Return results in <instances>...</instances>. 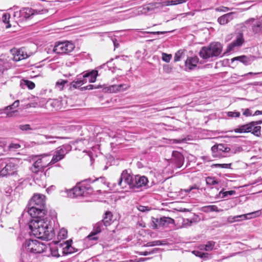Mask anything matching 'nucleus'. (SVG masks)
I'll return each instance as SVG.
<instances>
[{"label":"nucleus","instance_id":"1","mask_svg":"<svg viewBox=\"0 0 262 262\" xmlns=\"http://www.w3.org/2000/svg\"><path fill=\"white\" fill-rule=\"evenodd\" d=\"M29 228L32 234L36 238L43 240H50L53 236L51 228H49L50 221L47 217H32Z\"/></svg>","mask_w":262,"mask_h":262},{"label":"nucleus","instance_id":"2","mask_svg":"<svg viewBox=\"0 0 262 262\" xmlns=\"http://www.w3.org/2000/svg\"><path fill=\"white\" fill-rule=\"evenodd\" d=\"M148 183V179L144 176L131 175L127 173L126 170L122 171L118 181V185L123 188L127 184L129 188L136 189L145 187Z\"/></svg>","mask_w":262,"mask_h":262},{"label":"nucleus","instance_id":"3","mask_svg":"<svg viewBox=\"0 0 262 262\" xmlns=\"http://www.w3.org/2000/svg\"><path fill=\"white\" fill-rule=\"evenodd\" d=\"M45 196L34 194L28 205V212L32 217H43L47 213L45 208Z\"/></svg>","mask_w":262,"mask_h":262},{"label":"nucleus","instance_id":"4","mask_svg":"<svg viewBox=\"0 0 262 262\" xmlns=\"http://www.w3.org/2000/svg\"><path fill=\"white\" fill-rule=\"evenodd\" d=\"M222 51V45L219 42H213L207 46L203 47L199 52V55L203 59H216L223 56Z\"/></svg>","mask_w":262,"mask_h":262},{"label":"nucleus","instance_id":"5","mask_svg":"<svg viewBox=\"0 0 262 262\" xmlns=\"http://www.w3.org/2000/svg\"><path fill=\"white\" fill-rule=\"evenodd\" d=\"M47 11L46 9L37 10L31 8H24L19 11L14 12L13 17L16 21L22 22L31 18L35 15L43 14Z\"/></svg>","mask_w":262,"mask_h":262},{"label":"nucleus","instance_id":"6","mask_svg":"<svg viewBox=\"0 0 262 262\" xmlns=\"http://www.w3.org/2000/svg\"><path fill=\"white\" fill-rule=\"evenodd\" d=\"M25 250L27 252L37 254L46 251L48 249V246L36 240H26L23 245Z\"/></svg>","mask_w":262,"mask_h":262},{"label":"nucleus","instance_id":"7","mask_svg":"<svg viewBox=\"0 0 262 262\" xmlns=\"http://www.w3.org/2000/svg\"><path fill=\"white\" fill-rule=\"evenodd\" d=\"M17 165L8 159H0V175L6 177L13 174L17 170Z\"/></svg>","mask_w":262,"mask_h":262},{"label":"nucleus","instance_id":"8","mask_svg":"<svg viewBox=\"0 0 262 262\" xmlns=\"http://www.w3.org/2000/svg\"><path fill=\"white\" fill-rule=\"evenodd\" d=\"M75 48V45L71 41H66L57 42L51 51L58 54H68Z\"/></svg>","mask_w":262,"mask_h":262},{"label":"nucleus","instance_id":"9","mask_svg":"<svg viewBox=\"0 0 262 262\" xmlns=\"http://www.w3.org/2000/svg\"><path fill=\"white\" fill-rule=\"evenodd\" d=\"M72 149V146L68 144L58 147L49 164H54L63 159L65 156Z\"/></svg>","mask_w":262,"mask_h":262},{"label":"nucleus","instance_id":"10","mask_svg":"<svg viewBox=\"0 0 262 262\" xmlns=\"http://www.w3.org/2000/svg\"><path fill=\"white\" fill-rule=\"evenodd\" d=\"M106 226L104 224L103 222L101 221L97 223L93 227V231L87 236L89 240L96 241L98 237L96 235L100 233L104 229L106 228Z\"/></svg>","mask_w":262,"mask_h":262},{"label":"nucleus","instance_id":"11","mask_svg":"<svg viewBox=\"0 0 262 262\" xmlns=\"http://www.w3.org/2000/svg\"><path fill=\"white\" fill-rule=\"evenodd\" d=\"M174 220L169 217L163 216L160 219L153 218L152 223L154 228H158V226H168L170 224L174 223Z\"/></svg>","mask_w":262,"mask_h":262},{"label":"nucleus","instance_id":"12","mask_svg":"<svg viewBox=\"0 0 262 262\" xmlns=\"http://www.w3.org/2000/svg\"><path fill=\"white\" fill-rule=\"evenodd\" d=\"M74 194L76 197L86 196L87 195L92 192V189L90 187H87L82 185L79 186H76L73 188Z\"/></svg>","mask_w":262,"mask_h":262},{"label":"nucleus","instance_id":"13","mask_svg":"<svg viewBox=\"0 0 262 262\" xmlns=\"http://www.w3.org/2000/svg\"><path fill=\"white\" fill-rule=\"evenodd\" d=\"M244 42V39L243 34L238 33L236 35L235 39L228 46L227 51L230 52L233 50L235 47L241 46Z\"/></svg>","mask_w":262,"mask_h":262},{"label":"nucleus","instance_id":"14","mask_svg":"<svg viewBox=\"0 0 262 262\" xmlns=\"http://www.w3.org/2000/svg\"><path fill=\"white\" fill-rule=\"evenodd\" d=\"M186 1L187 0H168L162 3H151L149 5H151V7H154V8H160L164 6L176 5L182 4Z\"/></svg>","mask_w":262,"mask_h":262},{"label":"nucleus","instance_id":"15","mask_svg":"<svg viewBox=\"0 0 262 262\" xmlns=\"http://www.w3.org/2000/svg\"><path fill=\"white\" fill-rule=\"evenodd\" d=\"M47 165L42 159L36 160L33 164L31 170L33 172L37 173L39 171L43 170L44 168L47 167Z\"/></svg>","mask_w":262,"mask_h":262},{"label":"nucleus","instance_id":"16","mask_svg":"<svg viewBox=\"0 0 262 262\" xmlns=\"http://www.w3.org/2000/svg\"><path fill=\"white\" fill-rule=\"evenodd\" d=\"M199 61V58L197 56L189 57L185 62L186 68L189 70H192L196 67Z\"/></svg>","mask_w":262,"mask_h":262},{"label":"nucleus","instance_id":"17","mask_svg":"<svg viewBox=\"0 0 262 262\" xmlns=\"http://www.w3.org/2000/svg\"><path fill=\"white\" fill-rule=\"evenodd\" d=\"M172 161L178 168H180L183 165L184 158L182 154L178 151H173L172 153Z\"/></svg>","mask_w":262,"mask_h":262},{"label":"nucleus","instance_id":"18","mask_svg":"<svg viewBox=\"0 0 262 262\" xmlns=\"http://www.w3.org/2000/svg\"><path fill=\"white\" fill-rule=\"evenodd\" d=\"M19 104V101H15L12 105L7 106L4 110V113L6 114L7 116L10 117L13 114L17 112V110H14V108L17 107Z\"/></svg>","mask_w":262,"mask_h":262},{"label":"nucleus","instance_id":"19","mask_svg":"<svg viewBox=\"0 0 262 262\" xmlns=\"http://www.w3.org/2000/svg\"><path fill=\"white\" fill-rule=\"evenodd\" d=\"M19 104V101H15L12 105L7 106L4 110V113L6 114L7 116L10 117L13 114L17 112V110H14V108L17 107Z\"/></svg>","mask_w":262,"mask_h":262},{"label":"nucleus","instance_id":"20","mask_svg":"<svg viewBox=\"0 0 262 262\" xmlns=\"http://www.w3.org/2000/svg\"><path fill=\"white\" fill-rule=\"evenodd\" d=\"M19 104V101H15L12 105L7 106L4 110V113L6 114L7 116L10 117L13 114L17 112V110H14V108L17 107Z\"/></svg>","mask_w":262,"mask_h":262},{"label":"nucleus","instance_id":"21","mask_svg":"<svg viewBox=\"0 0 262 262\" xmlns=\"http://www.w3.org/2000/svg\"><path fill=\"white\" fill-rule=\"evenodd\" d=\"M98 75V71L96 70H92L91 72H86L82 75V78L85 83L89 81L90 83L94 82Z\"/></svg>","mask_w":262,"mask_h":262},{"label":"nucleus","instance_id":"22","mask_svg":"<svg viewBox=\"0 0 262 262\" xmlns=\"http://www.w3.org/2000/svg\"><path fill=\"white\" fill-rule=\"evenodd\" d=\"M253 127L251 122L242 125L235 128L233 131L236 133H249L253 131Z\"/></svg>","mask_w":262,"mask_h":262},{"label":"nucleus","instance_id":"23","mask_svg":"<svg viewBox=\"0 0 262 262\" xmlns=\"http://www.w3.org/2000/svg\"><path fill=\"white\" fill-rule=\"evenodd\" d=\"M11 67V63L9 60L6 58H0V76H2L5 71L10 69Z\"/></svg>","mask_w":262,"mask_h":262},{"label":"nucleus","instance_id":"24","mask_svg":"<svg viewBox=\"0 0 262 262\" xmlns=\"http://www.w3.org/2000/svg\"><path fill=\"white\" fill-rule=\"evenodd\" d=\"M225 145L223 144H220L217 145H214L211 147V150L214 157L227 156V155H223Z\"/></svg>","mask_w":262,"mask_h":262},{"label":"nucleus","instance_id":"25","mask_svg":"<svg viewBox=\"0 0 262 262\" xmlns=\"http://www.w3.org/2000/svg\"><path fill=\"white\" fill-rule=\"evenodd\" d=\"M233 12H230L224 14L218 18L217 21L220 25H225L233 19Z\"/></svg>","mask_w":262,"mask_h":262},{"label":"nucleus","instance_id":"26","mask_svg":"<svg viewBox=\"0 0 262 262\" xmlns=\"http://www.w3.org/2000/svg\"><path fill=\"white\" fill-rule=\"evenodd\" d=\"M13 54H14V55L12 59L15 61H18L28 57L27 53H25L22 49L14 51Z\"/></svg>","mask_w":262,"mask_h":262},{"label":"nucleus","instance_id":"27","mask_svg":"<svg viewBox=\"0 0 262 262\" xmlns=\"http://www.w3.org/2000/svg\"><path fill=\"white\" fill-rule=\"evenodd\" d=\"M252 127L253 131L251 132L252 134L257 136L260 137L261 135L260 134V129L261 127L260 126H256L258 124H260L262 123V120L257 121H252L251 122Z\"/></svg>","mask_w":262,"mask_h":262},{"label":"nucleus","instance_id":"28","mask_svg":"<svg viewBox=\"0 0 262 262\" xmlns=\"http://www.w3.org/2000/svg\"><path fill=\"white\" fill-rule=\"evenodd\" d=\"M84 83H85V80L84 81V80H83L82 75H80L70 83V86L71 88L73 87L75 89H77L81 86Z\"/></svg>","mask_w":262,"mask_h":262},{"label":"nucleus","instance_id":"29","mask_svg":"<svg viewBox=\"0 0 262 262\" xmlns=\"http://www.w3.org/2000/svg\"><path fill=\"white\" fill-rule=\"evenodd\" d=\"M72 243V240L67 241L64 244L66 246L63 248V253L64 254H69L74 253L76 251L75 250V248L72 247L71 244Z\"/></svg>","mask_w":262,"mask_h":262},{"label":"nucleus","instance_id":"30","mask_svg":"<svg viewBox=\"0 0 262 262\" xmlns=\"http://www.w3.org/2000/svg\"><path fill=\"white\" fill-rule=\"evenodd\" d=\"M113 214L110 211H106L104 214L103 220L101 221L104 223V224L106 226L111 225L112 222Z\"/></svg>","mask_w":262,"mask_h":262},{"label":"nucleus","instance_id":"31","mask_svg":"<svg viewBox=\"0 0 262 262\" xmlns=\"http://www.w3.org/2000/svg\"><path fill=\"white\" fill-rule=\"evenodd\" d=\"M252 30L255 33L262 35V21L259 18L252 26Z\"/></svg>","mask_w":262,"mask_h":262},{"label":"nucleus","instance_id":"32","mask_svg":"<svg viewBox=\"0 0 262 262\" xmlns=\"http://www.w3.org/2000/svg\"><path fill=\"white\" fill-rule=\"evenodd\" d=\"M202 211L208 213L210 212H220L221 210L218 209V207L216 205H208L204 206L202 208Z\"/></svg>","mask_w":262,"mask_h":262},{"label":"nucleus","instance_id":"33","mask_svg":"<svg viewBox=\"0 0 262 262\" xmlns=\"http://www.w3.org/2000/svg\"><path fill=\"white\" fill-rule=\"evenodd\" d=\"M238 60L240 62L243 63L245 65H248L250 64V59L246 56L243 55L241 56H237L232 59V61Z\"/></svg>","mask_w":262,"mask_h":262},{"label":"nucleus","instance_id":"34","mask_svg":"<svg viewBox=\"0 0 262 262\" xmlns=\"http://www.w3.org/2000/svg\"><path fill=\"white\" fill-rule=\"evenodd\" d=\"M20 85L23 88H24L25 86H26L30 90L33 89L35 86V84L33 82L28 80H23V81L20 83Z\"/></svg>","mask_w":262,"mask_h":262},{"label":"nucleus","instance_id":"35","mask_svg":"<svg viewBox=\"0 0 262 262\" xmlns=\"http://www.w3.org/2000/svg\"><path fill=\"white\" fill-rule=\"evenodd\" d=\"M10 18V15L9 13H5L2 16V21L6 24V28L7 29L10 28L11 26L9 23V19Z\"/></svg>","mask_w":262,"mask_h":262},{"label":"nucleus","instance_id":"36","mask_svg":"<svg viewBox=\"0 0 262 262\" xmlns=\"http://www.w3.org/2000/svg\"><path fill=\"white\" fill-rule=\"evenodd\" d=\"M192 253L196 256L200 257L204 259L208 258L209 254L208 253L200 251L199 250H194Z\"/></svg>","mask_w":262,"mask_h":262},{"label":"nucleus","instance_id":"37","mask_svg":"<svg viewBox=\"0 0 262 262\" xmlns=\"http://www.w3.org/2000/svg\"><path fill=\"white\" fill-rule=\"evenodd\" d=\"M50 249L51 255L56 257H58L60 256V255L58 253V250L57 247L54 245L53 246H48V249Z\"/></svg>","mask_w":262,"mask_h":262},{"label":"nucleus","instance_id":"38","mask_svg":"<svg viewBox=\"0 0 262 262\" xmlns=\"http://www.w3.org/2000/svg\"><path fill=\"white\" fill-rule=\"evenodd\" d=\"M246 219V215L243 214V215H240L234 216L233 217L230 216L228 218V220L230 222H235V221H238L239 220H245Z\"/></svg>","mask_w":262,"mask_h":262},{"label":"nucleus","instance_id":"39","mask_svg":"<svg viewBox=\"0 0 262 262\" xmlns=\"http://www.w3.org/2000/svg\"><path fill=\"white\" fill-rule=\"evenodd\" d=\"M68 82L67 80L60 79L57 81L56 83V88H57L59 90H62L65 85L66 83Z\"/></svg>","mask_w":262,"mask_h":262},{"label":"nucleus","instance_id":"40","mask_svg":"<svg viewBox=\"0 0 262 262\" xmlns=\"http://www.w3.org/2000/svg\"><path fill=\"white\" fill-rule=\"evenodd\" d=\"M227 116L229 118H238L240 115L241 113L239 112L234 111V112H227L225 113Z\"/></svg>","mask_w":262,"mask_h":262},{"label":"nucleus","instance_id":"41","mask_svg":"<svg viewBox=\"0 0 262 262\" xmlns=\"http://www.w3.org/2000/svg\"><path fill=\"white\" fill-rule=\"evenodd\" d=\"M184 54V51L180 50L178 51L174 54V62H177L181 60Z\"/></svg>","mask_w":262,"mask_h":262},{"label":"nucleus","instance_id":"42","mask_svg":"<svg viewBox=\"0 0 262 262\" xmlns=\"http://www.w3.org/2000/svg\"><path fill=\"white\" fill-rule=\"evenodd\" d=\"M206 182L208 185H214L218 184V181L214 178L208 177L206 178Z\"/></svg>","mask_w":262,"mask_h":262},{"label":"nucleus","instance_id":"43","mask_svg":"<svg viewBox=\"0 0 262 262\" xmlns=\"http://www.w3.org/2000/svg\"><path fill=\"white\" fill-rule=\"evenodd\" d=\"M214 245L215 242L213 241H209L205 245L203 246L205 247L204 249L206 251H211L213 249Z\"/></svg>","mask_w":262,"mask_h":262},{"label":"nucleus","instance_id":"44","mask_svg":"<svg viewBox=\"0 0 262 262\" xmlns=\"http://www.w3.org/2000/svg\"><path fill=\"white\" fill-rule=\"evenodd\" d=\"M231 164H214L211 167L220 168H230Z\"/></svg>","mask_w":262,"mask_h":262},{"label":"nucleus","instance_id":"45","mask_svg":"<svg viewBox=\"0 0 262 262\" xmlns=\"http://www.w3.org/2000/svg\"><path fill=\"white\" fill-rule=\"evenodd\" d=\"M235 193V191L234 190H230V191H221L219 192V195L220 196L221 195H222L221 196V198H226L228 195H232L234 194Z\"/></svg>","mask_w":262,"mask_h":262},{"label":"nucleus","instance_id":"46","mask_svg":"<svg viewBox=\"0 0 262 262\" xmlns=\"http://www.w3.org/2000/svg\"><path fill=\"white\" fill-rule=\"evenodd\" d=\"M107 91L110 93H117L119 92L118 90V85H112L107 88Z\"/></svg>","mask_w":262,"mask_h":262},{"label":"nucleus","instance_id":"47","mask_svg":"<svg viewBox=\"0 0 262 262\" xmlns=\"http://www.w3.org/2000/svg\"><path fill=\"white\" fill-rule=\"evenodd\" d=\"M172 58L171 54H168L165 53H162V59L166 62H169Z\"/></svg>","mask_w":262,"mask_h":262},{"label":"nucleus","instance_id":"48","mask_svg":"<svg viewBox=\"0 0 262 262\" xmlns=\"http://www.w3.org/2000/svg\"><path fill=\"white\" fill-rule=\"evenodd\" d=\"M67 233H68L67 230L66 229L63 228L60 230L58 236L60 238L64 239L67 237Z\"/></svg>","mask_w":262,"mask_h":262},{"label":"nucleus","instance_id":"49","mask_svg":"<svg viewBox=\"0 0 262 262\" xmlns=\"http://www.w3.org/2000/svg\"><path fill=\"white\" fill-rule=\"evenodd\" d=\"M19 128L23 131H28L32 130V128L31 127L30 125L29 124H23L19 125Z\"/></svg>","mask_w":262,"mask_h":262},{"label":"nucleus","instance_id":"50","mask_svg":"<svg viewBox=\"0 0 262 262\" xmlns=\"http://www.w3.org/2000/svg\"><path fill=\"white\" fill-rule=\"evenodd\" d=\"M243 151V148L241 146L235 147L232 148L231 150V154H235Z\"/></svg>","mask_w":262,"mask_h":262},{"label":"nucleus","instance_id":"51","mask_svg":"<svg viewBox=\"0 0 262 262\" xmlns=\"http://www.w3.org/2000/svg\"><path fill=\"white\" fill-rule=\"evenodd\" d=\"M119 91H123L126 90L129 88V85L126 84H121L118 85Z\"/></svg>","mask_w":262,"mask_h":262},{"label":"nucleus","instance_id":"52","mask_svg":"<svg viewBox=\"0 0 262 262\" xmlns=\"http://www.w3.org/2000/svg\"><path fill=\"white\" fill-rule=\"evenodd\" d=\"M172 68L171 66L168 64H164L163 66V71L167 74L171 72Z\"/></svg>","mask_w":262,"mask_h":262},{"label":"nucleus","instance_id":"53","mask_svg":"<svg viewBox=\"0 0 262 262\" xmlns=\"http://www.w3.org/2000/svg\"><path fill=\"white\" fill-rule=\"evenodd\" d=\"M100 86H95L93 84H90L88 86L81 88V90H93L99 88Z\"/></svg>","mask_w":262,"mask_h":262},{"label":"nucleus","instance_id":"54","mask_svg":"<svg viewBox=\"0 0 262 262\" xmlns=\"http://www.w3.org/2000/svg\"><path fill=\"white\" fill-rule=\"evenodd\" d=\"M154 246L164 245L166 244L165 241H152Z\"/></svg>","mask_w":262,"mask_h":262},{"label":"nucleus","instance_id":"55","mask_svg":"<svg viewBox=\"0 0 262 262\" xmlns=\"http://www.w3.org/2000/svg\"><path fill=\"white\" fill-rule=\"evenodd\" d=\"M41 137L45 138L46 139H60L62 138L60 137L57 136H49V135H41Z\"/></svg>","mask_w":262,"mask_h":262},{"label":"nucleus","instance_id":"56","mask_svg":"<svg viewBox=\"0 0 262 262\" xmlns=\"http://www.w3.org/2000/svg\"><path fill=\"white\" fill-rule=\"evenodd\" d=\"M167 32H170V31H157V32H147V33L152 34H164Z\"/></svg>","mask_w":262,"mask_h":262},{"label":"nucleus","instance_id":"57","mask_svg":"<svg viewBox=\"0 0 262 262\" xmlns=\"http://www.w3.org/2000/svg\"><path fill=\"white\" fill-rule=\"evenodd\" d=\"M193 15H194L193 13H192L191 12H187V13H182L180 15V16H181V18H184L189 15L193 16Z\"/></svg>","mask_w":262,"mask_h":262},{"label":"nucleus","instance_id":"58","mask_svg":"<svg viewBox=\"0 0 262 262\" xmlns=\"http://www.w3.org/2000/svg\"><path fill=\"white\" fill-rule=\"evenodd\" d=\"M19 147H20V145L19 144H13V143L9 144V146H8V147L9 149H12V148L17 149V148H19Z\"/></svg>","mask_w":262,"mask_h":262},{"label":"nucleus","instance_id":"59","mask_svg":"<svg viewBox=\"0 0 262 262\" xmlns=\"http://www.w3.org/2000/svg\"><path fill=\"white\" fill-rule=\"evenodd\" d=\"M243 115L247 117L251 116L250 110L249 108L246 109L243 112Z\"/></svg>","mask_w":262,"mask_h":262},{"label":"nucleus","instance_id":"60","mask_svg":"<svg viewBox=\"0 0 262 262\" xmlns=\"http://www.w3.org/2000/svg\"><path fill=\"white\" fill-rule=\"evenodd\" d=\"M73 192H74L73 191V188L70 189L68 192V196L70 198H76V195H75Z\"/></svg>","mask_w":262,"mask_h":262},{"label":"nucleus","instance_id":"61","mask_svg":"<svg viewBox=\"0 0 262 262\" xmlns=\"http://www.w3.org/2000/svg\"><path fill=\"white\" fill-rule=\"evenodd\" d=\"M198 216H195L194 218L191 219V220H188L187 219V220L188 221H189L190 223V225H191V224H192L193 223H196L198 222Z\"/></svg>","mask_w":262,"mask_h":262},{"label":"nucleus","instance_id":"62","mask_svg":"<svg viewBox=\"0 0 262 262\" xmlns=\"http://www.w3.org/2000/svg\"><path fill=\"white\" fill-rule=\"evenodd\" d=\"M231 149L230 148L225 145L223 153H224V154L228 153L230 151L231 152Z\"/></svg>","mask_w":262,"mask_h":262},{"label":"nucleus","instance_id":"63","mask_svg":"<svg viewBox=\"0 0 262 262\" xmlns=\"http://www.w3.org/2000/svg\"><path fill=\"white\" fill-rule=\"evenodd\" d=\"M113 41L115 48H118L119 46V44L117 42V40L115 39V40H113Z\"/></svg>","mask_w":262,"mask_h":262},{"label":"nucleus","instance_id":"64","mask_svg":"<svg viewBox=\"0 0 262 262\" xmlns=\"http://www.w3.org/2000/svg\"><path fill=\"white\" fill-rule=\"evenodd\" d=\"M262 115V111H259V110L256 111L253 115L257 116V115Z\"/></svg>","mask_w":262,"mask_h":262}]
</instances>
